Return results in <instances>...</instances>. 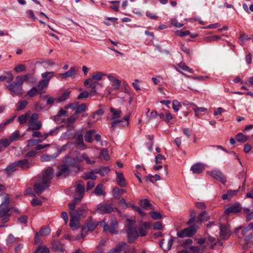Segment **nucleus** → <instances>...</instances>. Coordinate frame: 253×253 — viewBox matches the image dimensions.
I'll return each mask as SVG.
<instances>
[{"label": "nucleus", "mask_w": 253, "mask_h": 253, "mask_svg": "<svg viewBox=\"0 0 253 253\" xmlns=\"http://www.w3.org/2000/svg\"><path fill=\"white\" fill-rule=\"evenodd\" d=\"M54 170L48 167L43 173L41 181H37L34 185V190L37 194H41L45 189L49 187V184L53 177Z\"/></svg>", "instance_id": "f257e3e1"}, {"label": "nucleus", "mask_w": 253, "mask_h": 253, "mask_svg": "<svg viewBox=\"0 0 253 253\" xmlns=\"http://www.w3.org/2000/svg\"><path fill=\"white\" fill-rule=\"evenodd\" d=\"M8 74L9 75V76L6 82L9 83V84L6 86V88L9 91L11 95L21 96L24 92L22 84L18 80H16V82H12L14 79V77L12 74L10 73H8Z\"/></svg>", "instance_id": "f03ea898"}, {"label": "nucleus", "mask_w": 253, "mask_h": 253, "mask_svg": "<svg viewBox=\"0 0 253 253\" xmlns=\"http://www.w3.org/2000/svg\"><path fill=\"white\" fill-rule=\"evenodd\" d=\"M126 232L129 243H133L138 237L139 235L135 227L134 226V221L127 219Z\"/></svg>", "instance_id": "7ed1b4c3"}, {"label": "nucleus", "mask_w": 253, "mask_h": 253, "mask_svg": "<svg viewBox=\"0 0 253 253\" xmlns=\"http://www.w3.org/2000/svg\"><path fill=\"white\" fill-rule=\"evenodd\" d=\"M38 115L34 113L29 120L27 131L30 130H39L42 127V124L38 120Z\"/></svg>", "instance_id": "20e7f679"}, {"label": "nucleus", "mask_w": 253, "mask_h": 253, "mask_svg": "<svg viewBox=\"0 0 253 253\" xmlns=\"http://www.w3.org/2000/svg\"><path fill=\"white\" fill-rule=\"evenodd\" d=\"M198 227L195 225H192L188 228H185L183 230L177 232V236L180 238H184L186 237H190L194 235Z\"/></svg>", "instance_id": "39448f33"}, {"label": "nucleus", "mask_w": 253, "mask_h": 253, "mask_svg": "<svg viewBox=\"0 0 253 253\" xmlns=\"http://www.w3.org/2000/svg\"><path fill=\"white\" fill-rule=\"evenodd\" d=\"M118 222L117 219L115 217H112L110 219V225L105 224L103 226V230L104 231H109L111 234H117L118 233Z\"/></svg>", "instance_id": "423d86ee"}, {"label": "nucleus", "mask_w": 253, "mask_h": 253, "mask_svg": "<svg viewBox=\"0 0 253 253\" xmlns=\"http://www.w3.org/2000/svg\"><path fill=\"white\" fill-rule=\"evenodd\" d=\"M114 211V208L111 204H99L97 206L95 212L101 214H109Z\"/></svg>", "instance_id": "0eeeda50"}, {"label": "nucleus", "mask_w": 253, "mask_h": 253, "mask_svg": "<svg viewBox=\"0 0 253 253\" xmlns=\"http://www.w3.org/2000/svg\"><path fill=\"white\" fill-rule=\"evenodd\" d=\"M84 85L86 86L87 88H90L91 90L89 92L90 95H95L96 93V86L100 84L97 82L93 80L91 78L86 79L84 82Z\"/></svg>", "instance_id": "6e6552de"}, {"label": "nucleus", "mask_w": 253, "mask_h": 253, "mask_svg": "<svg viewBox=\"0 0 253 253\" xmlns=\"http://www.w3.org/2000/svg\"><path fill=\"white\" fill-rule=\"evenodd\" d=\"M207 173L214 179L221 182L223 184H225L226 182L225 177L220 170H214L211 171H208Z\"/></svg>", "instance_id": "1a4fd4ad"}, {"label": "nucleus", "mask_w": 253, "mask_h": 253, "mask_svg": "<svg viewBox=\"0 0 253 253\" xmlns=\"http://www.w3.org/2000/svg\"><path fill=\"white\" fill-rule=\"evenodd\" d=\"M88 209L85 205H83L80 207L78 208L76 211H71L70 214H74L77 217H85L86 216L87 214Z\"/></svg>", "instance_id": "9d476101"}, {"label": "nucleus", "mask_w": 253, "mask_h": 253, "mask_svg": "<svg viewBox=\"0 0 253 253\" xmlns=\"http://www.w3.org/2000/svg\"><path fill=\"white\" fill-rule=\"evenodd\" d=\"M84 186L82 183H79L76 187L74 201L80 202L84 197Z\"/></svg>", "instance_id": "9b49d317"}, {"label": "nucleus", "mask_w": 253, "mask_h": 253, "mask_svg": "<svg viewBox=\"0 0 253 253\" xmlns=\"http://www.w3.org/2000/svg\"><path fill=\"white\" fill-rule=\"evenodd\" d=\"M220 237L223 240L228 239L231 234L230 228L227 225L220 224Z\"/></svg>", "instance_id": "f8f14e48"}, {"label": "nucleus", "mask_w": 253, "mask_h": 253, "mask_svg": "<svg viewBox=\"0 0 253 253\" xmlns=\"http://www.w3.org/2000/svg\"><path fill=\"white\" fill-rule=\"evenodd\" d=\"M69 173V169L64 164L57 167V171L56 173V175L57 177H59L61 176L66 177Z\"/></svg>", "instance_id": "ddd939ff"}, {"label": "nucleus", "mask_w": 253, "mask_h": 253, "mask_svg": "<svg viewBox=\"0 0 253 253\" xmlns=\"http://www.w3.org/2000/svg\"><path fill=\"white\" fill-rule=\"evenodd\" d=\"M113 249L115 253H127L129 252L128 245L124 242L119 243Z\"/></svg>", "instance_id": "4468645a"}, {"label": "nucleus", "mask_w": 253, "mask_h": 253, "mask_svg": "<svg viewBox=\"0 0 253 253\" xmlns=\"http://www.w3.org/2000/svg\"><path fill=\"white\" fill-rule=\"evenodd\" d=\"M242 208L239 204H234L230 207L227 208L224 211L226 214H229L230 213H235L241 211Z\"/></svg>", "instance_id": "2eb2a0df"}, {"label": "nucleus", "mask_w": 253, "mask_h": 253, "mask_svg": "<svg viewBox=\"0 0 253 253\" xmlns=\"http://www.w3.org/2000/svg\"><path fill=\"white\" fill-rule=\"evenodd\" d=\"M76 75L77 72L75 68L71 67L68 71L64 73L60 74L58 76L61 77L62 79L66 80L69 77L74 78Z\"/></svg>", "instance_id": "dca6fc26"}, {"label": "nucleus", "mask_w": 253, "mask_h": 253, "mask_svg": "<svg viewBox=\"0 0 253 253\" xmlns=\"http://www.w3.org/2000/svg\"><path fill=\"white\" fill-rule=\"evenodd\" d=\"M205 169L204 165L201 163H198L193 165L190 168V170L194 174H200Z\"/></svg>", "instance_id": "f3484780"}, {"label": "nucleus", "mask_w": 253, "mask_h": 253, "mask_svg": "<svg viewBox=\"0 0 253 253\" xmlns=\"http://www.w3.org/2000/svg\"><path fill=\"white\" fill-rule=\"evenodd\" d=\"M70 215L71 216L70 226L73 230H76L79 228V218L75 216L73 214Z\"/></svg>", "instance_id": "a211bd4d"}, {"label": "nucleus", "mask_w": 253, "mask_h": 253, "mask_svg": "<svg viewBox=\"0 0 253 253\" xmlns=\"http://www.w3.org/2000/svg\"><path fill=\"white\" fill-rule=\"evenodd\" d=\"M139 204L141 207L145 210H153L154 208L151 204L150 201L147 199H142L139 201Z\"/></svg>", "instance_id": "6ab92c4d"}, {"label": "nucleus", "mask_w": 253, "mask_h": 253, "mask_svg": "<svg viewBox=\"0 0 253 253\" xmlns=\"http://www.w3.org/2000/svg\"><path fill=\"white\" fill-rule=\"evenodd\" d=\"M116 182L117 184L122 187H125L126 185V183L123 173L122 172H116Z\"/></svg>", "instance_id": "aec40b11"}, {"label": "nucleus", "mask_w": 253, "mask_h": 253, "mask_svg": "<svg viewBox=\"0 0 253 253\" xmlns=\"http://www.w3.org/2000/svg\"><path fill=\"white\" fill-rule=\"evenodd\" d=\"M76 140V144L78 146V148L84 149V142L83 135L82 134H77L75 136Z\"/></svg>", "instance_id": "412c9836"}, {"label": "nucleus", "mask_w": 253, "mask_h": 253, "mask_svg": "<svg viewBox=\"0 0 253 253\" xmlns=\"http://www.w3.org/2000/svg\"><path fill=\"white\" fill-rule=\"evenodd\" d=\"M175 239H176V238H172L170 239L169 241V242L166 246H163L164 240L163 239L160 242V246L161 247V248H162L163 249V250L165 252H168L171 249V246L172 245V243L173 242V241Z\"/></svg>", "instance_id": "4be33fe9"}, {"label": "nucleus", "mask_w": 253, "mask_h": 253, "mask_svg": "<svg viewBox=\"0 0 253 253\" xmlns=\"http://www.w3.org/2000/svg\"><path fill=\"white\" fill-rule=\"evenodd\" d=\"M110 111L111 114V117L110 118V120H114L119 118L121 117L122 112L120 110L116 109L113 107H111L110 108Z\"/></svg>", "instance_id": "5701e85b"}, {"label": "nucleus", "mask_w": 253, "mask_h": 253, "mask_svg": "<svg viewBox=\"0 0 253 253\" xmlns=\"http://www.w3.org/2000/svg\"><path fill=\"white\" fill-rule=\"evenodd\" d=\"M63 164L69 169L71 167H75L77 165V162L75 158L68 157L64 161Z\"/></svg>", "instance_id": "b1692460"}, {"label": "nucleus", "mask_w": 253, "mask_h": 253, "mask_svg": "<svg viewBox=\"0 0 253 253\" xmlns=\"http://www.w3.org/2000/svg\"><path fill=\"white\" fill-rule=\"evenodd\" d=\"M16 162L17 167L20 168L22 169H28L30 168V163L28 159H23Z\"/></svg>", "instance_id": "393cba45"}, {"label": "nucleus", "mask_w": 253, "mask_h": 253, "mask_svg": "<svg viewBox=\"0 0 253 253\" xmlns=\"http://www.w3.org/2000/svg\"><path fill=\"white\" fill-rule=\"evenodd\" d=\"M110 169L108 167H102L99 169H94V172L96 174H99L101 176H104L106 174L108 173Z\"/></svg>", "instance_id": "a878e982"}, {"label": "nucleus", "mask_w": 253, "mask_h": 253, "mask_svg": "<svg viewBox=\"0 0 253 253\" xmlns=\"http://www.w3.org/2000/svg\"><path fill=\"white\" fill-rule=\"evenodd\" d=\"M99 224V222L96 220H92L91 217L87 219V226L88 230H93Z\"/></svg>", "instance_id": "bb28decb"}, {"label": "nucleus", "mask_w": 253, "mask_h": 253, "mask_svg": "<svg viewBox=\"0 0 253 253\" xmlns=\"http://www.w3.org/2000/svg\"><path fill=\"white\" fill-rule=\"evenodd\" d=\"M238 191V190H228L226 194H223L222 196L223 200H229L233 196L236 195Z\"/></svg>", "instance_id": "cd10ccee"}, {"label": "nucleus", "mask_w": 253, "mask_h": 253, "mask_svg": "<svg viewBox=\"0 0 253 253\" xmlns=\"http://www.w3.org/2000/svg\"><path fill=\"white\" fill-rule=\"evenodd\" d=\"M210 218L208 213L206 211H202L198 216L197 220L202 223L203 221H207Z\"/></svg>", "instance_id": "c85d7f7f"}, {"label": "nucleus", "mask_w": 253, "mask_h": 253, "mask_svg": "<svg viewBox=\"0 0 253 253\" xmlns=\"http://www.w3.org/2000/svg\"><path fill=\"white\" fill-rule=\"evenodd\" d=\"M30 111H29L27 112H26L25 114L22 115L20 116H19L18 118V121L21 124H25L28 120L30 119Z\"/></svg>", "instance_id": "c756f323"}, {"label": "nucleus", "mask_w": 253, "mask_h": 253, "mask_svg": "<svg viewBox=\"0 0 253 253\" xmlns=\"http://www.w3.org/2000/svg\"><path fill=\"white\" fill-rule=\"evenodd\" d=\"M126 192V191L125 190L119 188L118 187L114 188L112 191L113 195L114 197L116 199L120 198V196Z\"/></svg>", "instance_id": "7c9ffc66"}, {"label": "nucleus", "mask_w": 253, "mask_h": 253, "mask_svg": "<svg viewBox=\"0 0 253 253\" xmlns=\"http://www.w3.org/2000/svg\"><path fill=\"white\" fill-rule=\"evenodd\" d=\"M94 193L98 196L104 195L105 194L103 185L102 184H98L94 190Z\"/></svg>", "instance_id": "2f4dec72"}, {"label": "nucleus", "mask_w": 253, "mask_h": 253, "mask_svg": "<svg viewBox=\"0 0 253 253\" xmlns=\"http://www.w3.org/2000/svg\"><path fill=\"white\" fill-rule=\"evenodd\" d=\"M41 93H42V91H40L37 87H33L27 92V93L25 96H28L30 97H33L37 95L38 94Z\"/></svg>", "instance_id": "473e14b6"}, {"label": "nucleus", "mask_w": 253, "mask_h": 253, "mask_svg": "<svg viewBox=\"0 0 253 253\" xmlns=\"http://www.w3.org/2000/svg\"><path fill=\"white\" fill-rule=\"evenodd\" d=\"M95 131L93 129L87 131L84 135L85 141L91 143L93 141L92 136L95 134Z\"/></svg>", "instance_id": "72a5a7b5"}, {"label": "nucleus", "mask_w": 253, "mask_h": 253, "mask_svg": "<svg viewBox=\"0 0 253 253\" xmlns=\"http://www.w3.org/2000/svg\"><path fill=\"white\" fill-rule=\"evenodd\" d=\"M58 154H55L54 155H49L48 154L43 155L41 157V162H48L50 161L55 159V158L57 156Z\"/></svg>", "instance_id": "f704fd0d"}, {"label": "nucleus", "mask_w": 253, "mask_h": 253, "mask_svg": "<svg viewBox=\"0 0 253 253\" xmlns=\"http://www.w3.org/2000/svg\"><path fill=\"white\" fill-rule=\"evenodd\" d=\"M191 104L194 105V107L193 108V110L195 112V115L198 118H200V113L201 112H205L207 110L206 108L204 107H199L196 105H194L193 103H192Z\"/></svg>", "instance_id": "c9c22d12"}, {"label": "nucleus", "mask_w": 253, "mask_h": 253, "mask_svg": "<svg viewBox=\"0 0 253 253\" xmlns=\"http://www.w3.org/2000/svg\"><path fill=\"white\" fill-rule=\"evenodd\" d=\"M27 104L28 102L26 100H22L18 101L16 104L17 107V111H19L24 109L26 107Z\"/></svg>", "instance_id": "e433bc0d"}, {"label": "nucleus", "mask_w": 253, "mask_h": 253, "mask_svg": "<svg viewBox=\"0 0 253 253\" xmlns=\"http://www.w3.org/2000/svg\"><path fill=\"white\" fill-rule=\"evenodd\" d=\"M9 203V197L8 194H5L3 197V200L1 203L0 208H9L8 205Z\"/></svg>", "instance_id": "4c0bfd02"}, {"label": "nucleus", "mask_w": 253, "mask_h": 253, "mask_svg": "<svg viewBox=\"0 0 253 253\" xmlns=\"http://www.w3.org/2000/svg\"><path fill=\"white\" fill-rule=\"evenodd\" d=\"M104 76H106V74L101 72H96L93 74L92 77L90 78L94 81H99L103 78Z\"/></svg>", "instance_id": "58836bf2"}, {"label": "nucleus", "mask_w": 253, "mask_h": 253, "mask_svg": "<svg viewBox=\"0 0 253 253\" xmlns=\"http://www.w3.org/2000/svg\"><path fill=\"white\" fill-rule=\"evenodd\" d=\"M48 80H42L38 84V89L41 91L42 89L46 87L48 84Z\"/></svg>", "instance_id": "ea45409f"}, {"label": "nucleus", "mask_w": 253, "mask_h": 253, "mask_svg": "<svg viewBox=\"0 0 253 253\" xmlns=\"http://www.w3.org/2000/svg\"><path fill=\"white\" fill-rule=\"evenodd\" d=\"M70 94V90H66L65 92L62 93L61 95L59 96L57 98V100L58 102H62L65 100H66L68 97L69 96V95Z\"/></svg>", "instance_id": "a19ab883"}, {"label": "nucleus", "mask_w": 253, "mask_h": 253, "mask_svg": "<svg viewBox=\"0 0 253 253\" xmlns=\"http://www.w3.org/2000/svg\"><path fill=\"white\" fill-rule=\"evenodd\" d=\"M53 248L54 250L60 251L61 252L63 253L64 249H63L62 244L59 242H54L52 243Z\"/></svg>", "instance_id": "79ce46f5"}, {"label": "nucleus", "mask_w": 253, "mask_h": 253, "mask_svg": "<svg viewBox=\"0 0 253 253\" xmlns=\"http://www.w3.org/2000/svg\"><path fill=\"white\" fill-rule=\"evenodd\" d=\"M78 118V115H77L75 113L74 115L70 116L67 119V123L68 126H72L74 123L77 120Z\"/></svg>", "instance_id": "37998d69"}, {"label": "nucleus", "mask_w": 253, "mask_h": 253, "mask_svg": "<svg viewBox=\"0 0 253 253\" xmlns=\"http://www.w3.org/2000/svg\"><path fill=\"white\" fill-rule=\"evenodd\" d=\"M20 137L19 131L18 130H16L13 132L9 136V139L11 142L16 141Z\"/></svg>", "instance_id": "c03bdc74"}, {"label": "nucleus", "mask_w": 253, "mask_h": 253, "mask_svg": "<svg viewBox=\"0 0 253 253\" xmlns=\"http://www.w3.org/2000/svg\"><path fill=\"white\" fill-rule=\"evenodd\" d=\"M34 253H49V249L45 246H39Z\"/></svg>", "instance_id": "a18cd8bd"}, {"label": "nucleus", "mask_w": 253, "mask_h": 253, "mask_svg": "<svg viewBox=\"0 0 253 253\" xmlns=\"http://www.w3.org/2000/svg\"><path fill=\"white\" fill-rule=\"evenodd\" d=\"M236 138L238 142H245L248 140V137L242 133H238L236 135Z\"/></svg>", "instance_id": "49530a36"}, {"label": "nucleus", "mask_w": 253, "mask_h": 253, "mask_svg": "<svg viewBox=\"0 0 253 253\" xmlns=\"http://www.w3.org/2000/svg\"><path fill=\"white\" fill-rule=\"evenodd\" d=\"M50 232V229L48 227H42L39 231V235L40 236H47Z\"/></svg>", "instance_id": "de8ad7c7"}, {"label": "nucleus", "mask_w": 253, "mask_h": 253, "mask_svg": "<svg viewBox=\"0 0 253 253\" xmlns=\"http://www.w3.org/2000/svg\"><path fill=\"white\" fill-rule=\"evenodd\" d=\"M54 75V72H46L42 74V77L43 79H45V80H48V81H49L50 79L53 77Z\"/></svg>", "instance_id": "09e8293b"}, {"label": "nucleus", "mask_w": 253, "mask_h": 253, "mask_svg": "<svg viewBox=\"0 0 253 253\" xmlns=\"http://www.w3.org/2000/svg\"><path fill=\"white\" fill-rule=\"evenodd\" d=\"M177 66L179 68L183 71L193 73L192 70L183 62L179 63Z\"/></svg>", "instance_id": "8fccbe9b"}, {"label": "nucleus", "mask_w": 253, "mask_h": 253, "mask_svg": "<svg viewBox=\"0 0 253 253\" xmlns=\"http://www.w3.org/2000/svg\"><path fill=\"white\" fill-rule=\"evenodd\" d=\"M86 109V105L85 103H83L77 107L75 113L78 115L79 113L84 111Z\"/></svg>", "instance_id": "3c124183"}, {"label": "nucleus", "mask_w": 253, "mask_h": 253, "mask_svg": "<svg viewBox=\"0 0 253 253\" xmlns=\"http://www.w3.org/2000/svg\"><path fill=\"white\" fill-rule=\"evenodd\" d=\"M95 174L96 173L94 172V170H91V171L88 172V173L85 174L84 176V178L86 180H88L89 179L95 180L96 178V176L95 175Z\"/></svg>", "instance_id": "603ef678"}, {"label": "nucleus", "mask_w": 253, "mask_h": 253, "mask_svg": "<svg viewBox=\"0 0 253 253\" xmlns=\"http://www.w3.org/2000/svg\"><path fill=\"white\" fill-rule=\"evenodd\" d=\"M17 167V164L15 162L8 166L5 169H4V170L7 172H13L16 170Z\"/></svg>", "instance_id": "864d4df0"}, {"label": "nucleus", "mask_w": 253, "mask_h": 253, "mask_svg": "<svg viewBox=\"0 0 253 253\" xmlns=\"http://www.w3.org/2000/svg\"><path fill=\"white\" fill-rule=\"evenodd\" d=\"M14 70L17 73L24 72L26 70V67L24 65L20 64L17 65L14 68Z\"/></svg>", "instance_id": "5fc2aeb1"}, {"label": "nucleus", "mask_w": 253, "mask_h": 253, "mask_svg": "<svg viewBox=\"0 0 253 253\" xmlns=\"http://www.w3.org/2000/svg\"><path fill=\"white\" fill-rule=\"evenodd\" d=\"M28 75H19L16 77V80L19 81L23 84L24 81H28Z\"/></svg>", "instance_id": "6e6d98bb"}, {"label": "nucleus", "mask_w": 253, "mask_h": 253, "mask_svg": "<svg viewBox=\"0 0 253 253\" xmlns=\"http://www.w3.org/2000/svg\"><path fill=\"white\" fill-rule=\"evenodd\" d=\"M150 215L152 218L155 220L161 219L162 218V215L155 211H152L150 212Z\"/></svg>", "instance_id": "4d7b16f0"}, {"label": "nucleus", "mask_w": 253, "mask_h": 253, "mask_svg": "<svg viewBox=\"0 0 253 253\" xmlns=\"http://www.w3.org/2000/svg\"><path fill=\"white\" fill-rule=\"evenodd\" d=\"M15 241L16 238L11 234L8 236L6 240L7 244L9 246H11Z\"/></svg>", "instance_id": "13d9d810"}, {"label": "nucleus", "mask_w": 253, "mask_h": 253, "mask_svg": "<svg viewBox=\"0 0 253 253\" xmlns=\"http://www.w3.org/2000/svg\"><path fill=\"white\" fill-rule=\"evenodd\" d=\"M172 108L175 112H177L179 110V108L181 106V103L178 101L175 100L172 102Z\"/></svg>", "instance_id": "bf43d9fd"}, {"label": "nucleus", "mask_w": 253, "mask_h": 253, "mask_svg": "<svg viewBox=\"0 0 253 253\" xmlns=\"http://www.w3.org/2000/svg\"><path fill=\"white\" fill-rule=\"evenodd\" d=\"M9 210V208H0V218H2L6 215H8Z\"/></svg>", "instance_id": "052dcab7"}, {"label": "nucleus", "mask_w": 253, "mask_h": 253, "mask_svg": "<svg viewBox=\"0 0 253 253\" xmlns=\"http://www.w3.org/2000/svg\"><path fill=\"white\" fill-rule=\"evenodd\" d=\"M110 3L112 4V5L111 6V8L112 9L114 10L115 11H118L120 1H110Z\"/></svg>", "instance_id": "680f3d73"}, {"label": "nucleus", "mask_w": 253, "mask_h": 253, "mask_svg": "<svg viewBox=\"0 0 253 253\" xmlns=\"http://www.w3.org/2000/svg\"><path fill=\"white\" fill-rule=\"evenodd\" d=\"M180 49L188 56H190L192 54L190 50L187 48L184 44L180 45Z\"/></svg>", "instance_id": "e2e57ef3"}, {"label": "nucleus", "mask_w": 253, "mask_h": 253, "mask_svg": "<svg viewBox=\"0 0 253 253\" xmlns=\"http://www.w3.org/2000/svg\"><path fill=\"white\" fill-rule=\"evenodd\" d=\"M11 143L9 139L5 138L0 139V144L2 145L4 147H6L9 146Z\"/></svg>", "instance_id": "0e129e2a"}, {"label": "nucleus", "mask_w": 253, "mask_h": 253, "mask_svg": "<svg viewBox=\"0 0 253 253\" xmlns=\"http://www.w3.org/2000/svg\"><path fill=\"white\" fill-rule=\"evenodd\" d=\"M82 158L85 160L86 163L90 165H94L95 163V161L94 160H90V158L88 157L87 154H83L82 155Z\"/></svg>", "instance_id": "69168bd1"}, {"label": "nucleus", "mask_w": 253, "mask_h": 253, "mask_svg": "<svg viewBox=\"0 0 253 253\" xmlns=\"http://www.w3.org/2000/svg\"><path fill=\"white\" fill-rule=\"evenodd\" d=\"M100 156L103 157L105 160H108L109 159L108 152L107 149H103L100 153Z\"/></svg>", "instance_id": "338daca9"}, {"label": "nucleus", "mask_w": 253, "mask_h": 253, "mask_svg": "<svg viewBox=\"0 0 253 253\" xmlns=\"http://www.w3.org/2000/svg\"><path fill=\"white\" fill-rule=\"evenodd\" d=\"M112 86H113L114 89H118L120 85H121V81H120L118 79H116L113 82H112Z\"/></svg>", "instance_id": "774afa93"}]
</instances>
